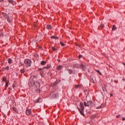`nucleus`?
<instances>
[{
    "mask_svg": "<svg viewBox=\"0 0 125 125\" xmlns=\"http://www.w3.org/2000/svg\"><path fill=\"white\" fill-rule=\"evenodd\" d=\"M78 73V71H76V70H74L73 71V74H77Z\"/></svg>",
    "mask_w": 125,
    "mask_h": 125,
    "instance_id": "obj_25",
    "label": "nucleus"
},
{
    "mask_svg": "<svg viewBox=\"0 0 125 125\" xmlns=\"http://www.w3.org/2000/svg\"><path fill=\"white\" fill-rule=\"evenodd\" d=\"M116 26L115 25H113L112 31H115V30H116Z\"/></svg>",
    "mask_w": 125,
    "mask_h": 125,
    "instance_id": "obj_20",
    "label": "nucleus"
},
{
    "mask_svg": "<svg viewBox=\"0 0 125 125\" xmlns=\"http://www.w3.org/2000/svg\"><path fill=\"white\" fill-rule=\"evenodd\" d=\"M51 38L52 39H56V37L55 36H52Z\"/></svg>",
    "mask_w": 125,
    "mask_h": 125,
    "instance_id": "obj_30",
    "label": "nucleus"
},
{
    "mask_svg": "<svg viewBox=\"0 0 125 125\" xmlns=\"http://www.w3.org/2000/svg\"><path fill=\"white\" fill-rule=\"evenodd\" d=\"M50 68V65H47L46 67H44L43 68V70H44V69H48Z\"/></svg>",
    "mask_w": 125,
    "mask_h": 125,
    "instance_id": "obj_13",
    "label": "nucleus"
},
{
    "mask_svg": "<svg viewBox=\"0 0 125 125\" xmlns=\"http://www.w3.org/2000/svg\"><path fill=\"white\" fill-rule=\"evenodd\" d=\"M2 15L4 17V18H5V19H7L9 23H10L11 22V21H10V19H9V16H8V14H6V13L2 12Z\"/></svg>",
    "mask_w": 125,
    "mask_h": 125,
    "instance_id": "obj_3",
    "label": "nucleus"
},
{
    "mask_svg": "<svg viewBox=\"0 0 125 125\" xmlns=\"http://www.w3.org/2000/svg\"><path fill=\"white\" fill-rule=\"evenodd\" d=\"M24 66H25L26 68L31 67L32 65V61L29 59H25L24 61Z\"/></svg>",
    "mask_w": 125,
    "mask_h": 125,
    "instance_id": "obj_1",
    "label": "nucleus"
},
{
    "mask_svg": "<svg viewBox=\"0 0 125 125\" xmlns=\"http://www.w3.org/2000/svg\"><path fill=\"white\" fill-rule=\"evenodd\" d=\"M3 1V0H0V2H2Z\"/></svg>",
    "mask_w": 125,
    "mask_h": 125,
    "instance_id": "obj_36",
    "label": "nucleus"
},
{
    "mask_svg": "<svg viewBox=\"0 0 125 125\" xmlns=\"http://www.w3.org/2000/svg\"><path fill=\"white\" fill-rule=\"evenodd\" d=\"M96 72H97V73H98V74H100V75H102V73H101L100 71H99V70H96Z\"/></svg>",
    "mask_w": 125,
    "mask_h": 125,
    "instance_id": "obj_21",
    "label": "nucleus"
},
{
    "mask_svg": "<svg viewBox=\"0 0 125 125\" xmlns=\"http://www.w3.org/2000/svg\"><path fill=\"white\" fill-rule=\"evenodd\" d=\"M84 104L87 107H91L93 105V103L92 101L84 102Z\"/></svg>",
    "mask_w": 125,
    "mask_h": 125,
    "instance_id": "obj_4",
    "label": "nucleus"
},
{
    "mask_svg": "<svg viewBox=\"0 0 125 125\" xmlns=\"http://www.w3.org/2000/svg\"><path fill=\"white\" fill-rule=\"evenodd\" d=\"M34 79H37V76H34Z\"/></svg>",
    "mask_w": 125,
    "mask_h": 125,
    "instance_id": "obj_38",
    "label": "nucleus"
},
{
    "mask_svg": "<svg viewBox=\"0 0 125 125\" xmlns=\"http://www.w3.org/2000/svg\"><path fill=\"white\" fill-rule=\"evenodd\" d=\"M42 101V98H39L36 101H35V103H41Z\"/></svg>",
    "mask_w": 125,
    "mask_h": 125,
    "instance_id": "obj_9",
    "label": "nucleus"
},
{
    "mask_svg": "<svg viewBox=\"0 0 125 125\" xmlns=\"http://www.w3.org/2000/svg\"><path fill=\"white\" fill-rule=\"evenodd\" d=\"M9 89V90H11V89H12V88H11V87H9V88H8Z\"/></svg>",
    "mask_w": 125,
    "mask_h": 125,
    "instance_id": "obj_35",
    "label": "nucleus"
},
{
    "mask_svg": "<svg viewBox=\"0 0 125 125\" xmlns=\"http://www.w3.org/2000/svg\"><path fill=\"white\" fill-rule=\"evenodd\" d=\"M21 65H22V66H24V65H25V64H23V63H21Z\"/></svg>",
    "mask_w": 125,
    "mask_h": 125,
    "instance_id": "obj_42",
    "label": "nucleus"
},
{
    "mask_svg": "<svg viewBox=\"0 0 125 125\" xmlns=\"http://www.w3.org/2000/svg\"><path fill=\"white\" fill-rule=\"evenodd\" d=\"M60 43L62 46H64V45H65V44L62 42H60Z\"/></svg>",
    "mask_w": 125,
    "mask_h": 125,
    "instance_id": "obj_22",
    "label": "nucleus"
},
{
    "mask_svg": "<svg viewBox=\"0 0 125 125\" xmlns=\"http://www.w3.org/2000/svg\"><path fill=\"white\" fill-rule=\"evenodd\" d=\"M103 90H104V91L105 90V89L103 88Z\"/></svg>",
    "mask_w": 125,
    "mask_h": 125,
    "instance_id": "obj_43",
    "label": "nucleus"
},
{
    "mask_svg": "<svg viewBox=\"0 0 125 125\" xmlns=\"http://www.w3.org/2000/svg\"><path fill=\"white\" fill-rule=\"evenodd\" d=\"M39 71H41L40 75L42 76V77L43 76V72H42V69L41 68H39Z\"/></svg>",
    "mask_w": 125,
    "mask_h": 125,
    "instance_id": "obj_11",
    "label": "nucleus"
},
{
    "mask_svg": "<svg viewBox=\"0 0 125 125\" xmlns=\"http://www.w3.org/2000/svg\"><path fill=\"white\" fill-rule=\"evenodd\" d=\"M82 68H83V69H84V70H85L86 67H85V66H84V65H82Z\"/></svg>",
    "mask_w": 125,
    "mask_h": 125,
    "instance_id": "obj_24",
    "label": "nucleus"
},
{
    "mask_svg": "<svg viewBox=\"0 0 125 125\" xmlns=\"http://www.w3.org/2000/svg\"><path fill=\"white\" fill-rule=\"evenodd\" d=\"M122 119H123V121H125V117H123Z\"/></svg>",
    "mask_w": 125,
    "mask_h": 125,
    "instance_id": "obj_34",
    "label": "nucleus"
},
{
    "mask_svg": "<svg viewBox=\"0 0 125 125\" xmlns=\"http://www.w3.org/2000/svg\"><path fill=\"white\" fill-rule=\"evenodd\" d=\"M46 64V62L45 61H42L41 62V65H45Z\"/></svg>",
    "mask_w": 125,
    "mask_h": 125,
    "instance_id": "obj_17",
    "label": "nucleus"
},
{
    "mask_svg": "<svg viewBox=\"0 0 125 125\" xmlns=\"http://www.w3.org/2000/svg\"><path fill=\"white\" fill-rule=\"evenodd\" d=\"M46 29H47L48 30H51V29H52V26H51V25H47Z\"/></svg>",
    "mask_w": 125,
    "mask_h": 125,
    "instance_id": "obj_10",
    "label": "nucleus"
},
{
    "mask_svg": "<svg viewBox=\"0 0 125 125\" xmlns=\"http://www.w3.org/2000/svg\"><path fill=\"white\" fill-rule=\"evenodd\" d=\"M5 70H9V66H7L5 67Z\"/></svg>",
    "mask_w": 125,
    "mask_h": 125,
    "instance_id": "obj_26",
    "label": "nucleus"
},
{
    "mask_svg": "<svg viewBox=\"0 0 125 125\" xmlns=\"http://www.w3.org/2000/svg\"><path fill=\"white\" fill-rule=\"evenodd\" d=\"M110 96H113V94H111Z\"/></svg>",
    "mask_w": 125,
    "mask_h": 125,
    "instance_id": "obj_41",
    "label": "nucleus"
},
{
    "mask_svg": "<svg viewBox=\"0 0 125 125\" xmlns=\"http://www.w3.org/2000/svg\"><path fill=\"white\" fill-rule=\"evenodd\" d=\"M52 49H53V50H54V51H55V50H56L57 49L55 48V47H52Z\"/></svg>",
    "mask_w": 125,
    "mask_h": 125,
    "instance_id": "obj_23",
    "label": "nucleus"
},
{
    "mask_svg": "<svg viewBox=\"0 0 125 125\" xmlns=\"http://www.w3.org/2000/svg\"><path fill=\"white\" fill-rule=\"evenodd\" d=\"M9 3H11L12 4H14V1L13 0H8Z\"/></svg>",
    "mask_w": 125,
    "mask_h": 125,
    "instance_id": "obj_15",
    "label": "nucleus"
},
{
    "mask_svg": "<svg viewBox=\"0 0 125 125\" xmlns=\"http://www.w3.org/2000/svg\"><path fill=\"white\" fill-rule=\"evenodd\" d=\"M101 27L102 28H104V25L101 24Z\"/></svg>",
    "mask_w": 125,
    "mask_h": 125,
    "instance_id": "obj_31",
    "label": "nucleus"
},
{
    "mask_svg": "<svg viewBox=\"0 0 125 125\" xmlns=\"http://www.w3.org/2000/svg\"><path fill=\"white\" fill-rule=\"evenodd\" d=\"M20 72L21 74H24L25 73V69H22L20 70Z\"/></svg>",
    "mask_w": 125,
    "mask_h": 125,
    "instance_id": "obj_18",
    "label": "nucleus"
},
{
    "mask_svg": "<svg viewBox=\"0 0 125 125\" xmlns=\"http://www.w3.org/2000/svg\"><path fill=\"white\" fill-rule=\"evenodd\" d=\"M68 73H69V74H73V70H72V69H69V70H68Z\"/></svg>",
    "mask_w": 125,
    "mask_h": 125,
    "instance_id": "obj_19",
    "label": "nucleus"
},
{
    "mask_svg": "<svg viewBox=\"0 0 125 125\" xmlns=\"http://www.w3.org/2000/svg\"><path fill=\"white\" fill-rule=\"evenodd\" d=\"M82 57H83L82 55H79V59H81V58H82Z\"/></svg>",
    "mask_w": 125,
    "mask_h": 125,
    "instance_id": "obj_28",
    "label": "nucleus"
},
{
    "mask_svg": "<svg viewBox=\"0 0 125 125\" xmlns=\"http://www.w3.org/2000/svg\"><path fill=\"white\" fill-rule=\"evenodd\" d=\"M13 87H15V84H13Z\"/></svg>",
    "mask_w": 125,
    "mask_h": 125,
    "instance_id": "obj_37",
    "label": "nucleus"
},
{
    "mask_svg": "<svg viewBox=\"0 0 125 125\" xmlns=\"http://www.w3.org/2000/svg\"><path fill=\"white\" fill-rule=\"evenodd\" d=\"M26 114L28 115H31V109H27L26 110Z\"/></svg>",
    "mask_w": 125,
    "mask_h": 125,
    "instance_id": "obj_8",
    "label": "nucleus"
},
{
    "mask_svg": "<svg viewBox=\"0 0 125 125\" xmlns=\"http://www.w3.org/2000/svg\"><path fill=\"white\" fill-rule=\"evenodd\" d=\"M100 108H101V106H98V107H97V109H100Z\"/></svg>",
    "mask_w": 125,
    "mask_h": 125,
    "instance_id": "obj_33",
    "label": "nucleus"
},
{
    "mask_svg": "<svg viewBox=\"0 0 125 125\" xmlns=\"http://www.w3.org/2000/svg\"><path fill=\"white\" fill-rule=\"evenodd\" d=\"M8 62L9 64L12 63V60L11 59H8Z\"/></svg>",
    "mask_w": 125,
    "mask_h": 125,
    "instance_id": "obj_14",
    "label": "nucleus"
},
{
    "mask_svg": "<svg viewBox=\"0 0 125 125\" xmlns=\"http://www.w3.org/2000/svg\"><path fill=\"white\" fill-rule=\"evenodd\" d=\"M28 84L29 86H33L35 85V82L33 80H30L29 82L28 83Z\"/></svg>",
    "mask_w": 125,
    "mask_h": 125,
    "instance_id": "obj_5",
    "label": "nucleus"
},
{
    "mask_svg": "<svg viewBox=\"0 0 125 125\" xmlns=\"http://www.w3.org/2000/svg\"><path fill=\"white\" fill-rule=\"evenodd\" d=\"M57 82H55L53 84V85H56V84H57Z\"/></svg>",
    "mask_w": 125,
    "mask_h": 125,
    "instance_id": "obj_29",
    "label": "nucleus"
},
{
    "mask_svg": "<svg viewBox=\"0 0 125 125\" xmlns=\"http://www.w3.org/2000/svg\"><path fill=\"white\" fill-rule=\"evenodd\" d=\"M78 87H79V86H78V85L76 86V88H78Z\"/></svg>",
    "mask_w": 125,
    "mask_h": 125,
    "instance_id": "obj_40",
    "label": "nucleus"
},
{
    "mask_svg": "<svg viewBox=\"0 0 125 125\" xmlns=\"http://www.w3.org/2000/svg\"><path fill=\"white\" fill-rule=\"evenodd\" d=\"M80 107L81 109H80L78 108V110L80 111V113L82 116H84V114L83 113V109H84V106H83V103H80Z\"/></svg>",
    "mask_w": 125,
    "mask_h": 125,
    "instance_id": "obj_2",
    "label": "nucleus"
},
{
    "mask_svg": "<svg viewBox=\"0 0 125 125\" xmlns=\"http://www.w3.org/2000/svg\"><path fill=\"white\" fill-rule=\"evenodd\" d=\"M13 110L16 113H18V110H17V109L15 107H13Z\"/></svg>",
    "mask_w": 125,
    "mask_h": 125,
    "instance_id": "obj_16",
    "label": "nucleus"
},
{
    "mask_svg": "<svg viewBox=\"0 0 125 125\" xmlns=\"http://www.w3.org/2000/svg\"><path fill=\"white\" fill-rule=\"evenodd\" d=\"M34 85H35L36 88H39L40 86H41V84L39 83V82H35L34 83Z\"/></svg>",
    "mask_w": 125,
    "mask_h": 125,
    "instance_id": "obj_6",
    "label": "nucleus"
},
{
    "mask_svg": "<svg viewBox=\"0 0 125 125\" xmlns=\"http://www.w3.org/2000/svg\"><path fill=\"white\" fill-rule=\"evenodd\" d=\"M119 117H120V115L116 116V118H118Z\"/></svg>",
    "mask_w": 125,
    "mask_h": 125,
    "instance_id": "obj_39",
    "label": "nucleus"
},
{
    "mask_svg": "<svg viewBox=\"0 0 125 125\" xmlns=\"http://www.w3.org/2000/svg\"><path fill=\"white\" fill-rule=\"evenodd\" d=\"M5 86H6V87H8V83H6Z\"/></svg>",
    "mask_w": 125,
    "mask_h": 125,
    "instance_id": "obj_27",
    "label": "nucleus"
},
{
    "mask_svg": "<svg viewBox=\"0 0 125 125\" xmlns=\"http://www.w3.org/2000/svg\"><path fill=\"white\" fill-rule=\"evenodd\" d=\"M51 95L52 97H56V96H57V94H56V92H52L51 93Z\"/></svg>",
    "mask_w": 125,
    "mask_h": 125,
    "instance_id": "obj_7",
    "label": "nucleus"
},
{
    "mask_svg": "<svg viewBox=\"0 0 125 125\" xmlns=\"http://www.w3.org/2000/svg\"><path fill=\"white\" fill-rule=\"evenodd\" d=\"M5 78H3V82H5Z\"/></svg>",
    "mask_w": 125,
    "mask_h": 125,
    "instance_id": "obj_32",
    "label": "nucleus"
},
{
    "mask_svg": "<svg viewBox=\"0 0 125 125\" xmlns=\"http://www.w3.org/2000/svg\"><path fill=\"white\" fill-rule=\"evenodd\" d=\"M57 70H58L59 71H61V70H62V66L61 65H59L57 68Z\"/></svg>",
    "mask_w": 125,
    "mask_h": 125,
    "instance_id": "obj_12",
    "label": "nucleus"
}]
</instances>
